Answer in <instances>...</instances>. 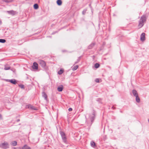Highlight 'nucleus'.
<instances>
[{
	"instance_id": "f257e3e1",
	"label": "nucleus",
	"mask_w": 149,
	"mask_h": 149,
	"mask_svg": "<svg viewBox=\"0 0 149 149\" xmlns=\"http://www.w3.org/2000/svg\"><path fill=\"white\" fill-rule=\"evenodd\" d=\"M146 21V17L145 15H143L141 17L139 21L138 27L139 28L142 27L144 25V23Z\"/></svg>"
},
{
	"instance_id": "f03ea898",
	"label": "nucleus",
	"mask_w": 149,
	"mask_h": 149,
	"mask_svg": "<svg viewBox=\"0 0 149 149\" xmlns=\"http://www.w3.org/2000/svg\"><path fill=\"white\" fill-rule=\"evenodd\" d=\"M60 133L63 142L65 143H67V141L65 133L63 131H60Z\"/></svg>"
},
{
	"instance_id": "7ed1b4c3",
	"label": "nucleus",
	"mask_w": 149,
	"mask_h": 149,
	"mask_svg": "<svg viewBox=\"0 0 149 149\" xmlns=\"http://www.w3.org/2000/svg\"><path fill=\"white\" fill-rule=\"evenodd\" d=\"M0 147L3 149H7L9 148V145L8 143L4 142L0 144Z\"/></svg>"
},
{
	"instance_id": "20e7f679",
	"label": "nucleus",
	"mask_w": 149,
	"mask_h": 149,
	"mask_svg": "<svg viewBox=\"0 0 149 149\" xmlns=\"http://www.w3.org/2000/svg\"><path fill=\"white\" fill-rule=\"evenodd\" d=\"M38 63L42 67H45L46 65L45 62L42 60H39Z\"/></svg>"
},
{
	"instance_id": "39448f33",
	"label": "nucleus",
	"mask_w": 149,
	"mask_h": 149,
	"mask_svg": "<svg viewBox=\"0 0 149 149\" xmlns=\"http://www.w3.org/2000/svg\"><path fill=\"white\" fill-rule=\"evenodd\" d=\"M26 107L32 110H36L37 109L34 106L31 104H29L26 106Z\"/></svg>"
},
{
	"instance_id": "423d86ee",
	"label": "nucleus",
	"mask_w": 149,
	"mask_h": 149,
	"mask_svg": "<svg viewBox=\"0 0 149 149\" xmlns=\"http://www.w3.org/2000/svg\"><path fill=\"white\" fill-rule=\"evenodd\" d=\"M95 117V111L94 110L93 111V112L92 113V116H91V122H92L91 124L93 122V121Z\"/></svg>"
},
{
	"instance_id": "0eeeda50",
	"label": "nucleus",
	"mask_w": 149,
	"mask_h": 149,
	"mask_svg": "<svg viewBox=\"0 0 149 149\" xmlns=\"http://www.w3.org/2000/svg\"><path fill=\"white\" fill-rule=\"evenodd\" d=\"M38 65L36 62H34L33 63V65L32 66L33 69L37 70L38 69Z\"/></svg>"
},
{
	"instance_id": "6e6552de",
	"label": "nucleus",
	"mask_w": 149,
	"mask_h": 149,
	"mask_svg": "<svg viewBox=\"0 0 149 149\" xmlns=\"http://www.w3.org/2000/svg\"><path fill=\"white\" fill-rule=\"evenodd\" d=\"M7 80L8 82H10L13 84H15L16 83V80L14 79H8Z\"/></svg>"
},
{
	"instance_id": "1a4fd4ad",
	"label": "nucleus",
	"mask_w": 149,
	"mask_h": 149,
	"mask_svg": "<svg viewBox=\"0 0 149 149\" xmlns=\"http://www.w3.org/2000/svg\"><path fill=\"white\" fill-rule=\"evenodd\" d=\"M95 42H93L90 45H89L88 47V48L89 49H92L93 47L95 45Z\"/></svg>"
},
{
	"instance_id": "9d476101",
	"label": "nucleus",
	"mask_w": 149,
	"mask_h": 149,
	"mask_svg": "<svg viewBox=\"0 0 149 149\" xmlns=\"http://www.w3.org/2000/svg\"><path fill=\"white\" fill-rule=\"evenodd\" d=\"M145 33H142L141 35V40L142 41L144 40L145 39Z\"/></svg>"
},
{
	"instance_id": "9b49d317",
	"label": "nucleus",
	"mask_w": 149,
	"mask_h": 149,
	"mask_svg": "<svg viewBox=\"0 0 149 149\" xmlns=\"http://www.w3.org/2000/svg\"><path fill=\"white\" fill-rule=\"evenodd\" d=\"M42 96L45 98V100L47 101V94L45 92H43L42 93Z\"/></svg>"
},
{
	"instance_id": "f8f14e48",
	"label": "nucleus",
	"mask_w": 149,
	"mask_h": 149,
	"mask_svg": "<svg viewBox=\"0 0 149 149\" xmlns=\"http://www.w3.org/2000/svg\"><path fill=\"white\" fill-rule=\"evenodd\" d=\"M132 93L134 95L135 97L138 95L137 91L135 90H132Z\"/></svg>"
},
{
	"instance_id": "ddd939ff",
	"label": "nucleus",
	"mask_w": 149,
	"mask_h": 149,
	"mask_svg": "<svg viewBox=\"0 0 149 149\" xmlns=\"http://www.w3.org/2000/svg\"><path fill=\"white\" fill-rule=\"evenodd\" d=\"M10 144L13 146H15L17 145V142L16 141H13Z\"/></svg>"
},
{
	"instance_id": "4468645a",
	"label": "nucleus",
	"mask_w": 149,
	"mask_h": 149,
	"mask_svg": "<svg viewBox=\"0 0 149 149\" xmlns=\"http://www.w3.org/2000/svg\"><path fill=\"white\" fill-rule=\"evenodd\" d=\"M22 149H31V148L27 145H25L22 147Z\"/></svg>"
},
{
	"instance_id": "2eb2a0df",
	"label": "nucleus",
	"mask_w": 149,
	"mask_h": 149,
	"mask_svg": "<svg viewBox=\"0 0 149 149\" xmlns=\"http://www.w3.org/2000/svg\"><path fill=\"white\" fill-rule=\"evenodd\" d=\"M63 88V87L62 86L61 87H58L57 88L58 91L59 92H61L62 91Z\"/></svg>"
},
{
	"instance_id": "dca6fc26",
	"label": "nucleus",
	"mask_w": 149,
	"mask_h": 149,
	"mask_svg": "<svg viewBox=\"0 0 149 149\" xmlns=\"http://www.w3.org/2000/svg\"><path fill=\"white\" fill-rule=\"evenodd\" d=\"M136 100L137 102L139 103L140 102V99L138 95L136 96Z\"/></svg>"
},
{
	"instance_id": "f3484780",
	"label": "nucleus",
	"mask_w": 149,
	"mask_h": 149,
	"mask_svg": "<svg viewBox=\"0 0 149 149\" xmlns=\"http://www.w3.org/2000/svg\"><path fill=\"white\" fill-rule=\"evenodd\" d=\"M91 146L92 147H93V148H94L95 146V143L93 141H92L91 142Z\"/></svg>"
},
{
	"instance_id": "a211bd4d",
	"label": "nucleus",
	"mask_w": 149,
	"mask_h": 149,
	"mask_svg": "<svg viewBox=\"0 0 149 149\" xmlns=\"http://www.w3.org/2000/svg\"><path fill=\"white\" fill-rule=\"evenodd\" d=\"M56 2L57 4L59 6L61 5L62 3V2L61 0H57Z\"/></svg>"
},
{
	"instance_id": "6ab92c4d",
	"label": "nucleus",
	"mask_w": 149,
	"mask_h": 149,
	"mask_svg": "<svg viewBox=\"0 0 149 149\" xmlns=\"http://www.w3.org/2000/svg\"><path fill=\"white\" fill-rule=\"evenodd\" d=\"M79 66L78 65H77L75 66H74L72 69V70H73L74 71L76 70L78 68Z\"/></svg>"
},
{
	"instance_id": "aec40b11",
	"label": "nucleus",
	"mask_w": 149,
	"mask_h": 149,
	"mask_svg": "<svg viewBox=\"0 0 149 149\" xmlns=\"http://www.w3.org/2000/svg\"><path fill=\"white\" fill-rule=\"evenodd\" d=\"M8 12L9 14H12V15H14L15 14V12H14L13 10H10V11H8Z\"/></svg>"
},
{
	"instance_id": "412c9836",
	"label": "nucleus",
	"mask_w": 149,
	"mask_h": 149,
	"mask_svg": "<svg viewBox=\"0 0 149 149\" xmlns=\"http://www.w3.org/2000/svg\"><path fill=\"white\" fill-rule=\"evenodd\" d=\"M33 6L34 8L35 9H37L38 8V6L37 4H35Z\"/></svg>"
},
{
	"instance_id": "4be33fe9",
	"label": "nucleus",
	"mask_w": 149,
	"mask_h": 149,
	"mask_svg": "<svg viewBox=\"0 0 149 149\" xmlns=\"http://www.w3.org/2000/svg\"><path fill=\"white\" fill-rule=\"evenodd\" d=\"M100 66V64L98 63H96L95 64L94 66L95 68H98Z\"/></svg>"
},
{
	"instance_id": "5701e85b",
	"label": "nucleus",
	"mask_w": 149,
	"mask_h": 149,
	"mask_svg": "<svg viewBox=\"0 0 149 149\" xmlns=\"http://www.w3.org/2000/svg\"><path fill=\"white\" fill-rule=\"evenodd\" d=\"M63 72V70L61 69L58 72V74H62Z\"/></svg>"
},
{
	"instance_id": "b1692460",
	"label": "nucleus",
	"mask_w": 149,
	"mask_h": 149,
	"mask_svg": "<svg viewBox=\"0 0 149 149\" xmlns=\"http://www.w3.org/2000/svg\"><path fill=\"white\" fill-rule=\"evenodd\" d=\"M10 68V66H5L4 68V70H9Z\"/></svg>"
},
{
	"instance_id": "393cba45",
	"label": "nucleus",
	"mask_w": 149,
	"mask_h": 149,
	"mask_svg": "<svg viewBox=\"0 0 149 149\" xmlns=\"http://www.w3.org/2000/svg\"><path fill=\"white\" fill-rule=\"evenodd\" d=\"M6 42V40L3 39H0V42L4 43Z\"/></svg>"
},
{
	"instance_id": "a878e982",
	"label": "nucleus",
	"mask_w": 149,
	"mask_h": 149,
	"mask_svg": "<svg viewBox=\"0 0 149 149\" xmlns=\"http://www.w3.org/2000/svg\"><path fill=\"white\" fill-rule=\"evenodd\" d=\"M3 0V1H4V2H7V3H9V2H11L12 1H13V0Z\"/></svg>"
},
{
	"instance_id": "bb28decb",
	"label": "nucleus",
	"mask_w": 149,
	"mask_h": 149,
	"mask_svg": "<svg viewBox=\"0 0 149 149\" xmlns=\"http://www.w3.org/2000/svg\"><path fill=\"white\" fill-rule=\"evenodd\" d=\"M87 10L86 9H84L82 12V14L83 15H84L85 13H86V11H87Z\"/></svg>"
},
{
	"instance_id": "cd10ccee",
	"label": "nucleus",
	"mask_w": 149,
	"mask_h": 149,
	"mask_svg": "<svg viewBox=\"0 0 149 149\" xmlns=\"http://www.w3.org/2000/svg\"><path fill=\"white\" fill-rule=\"evenodd\" d=\"M19 86L22 88H24V86L23 84H20L19 85Z\"/></svg>"
},
{
	"instance_id": "c85d7f7f",
	"label": "nucleus",
	"mask_w": 149,
	"mask_h": 149,
	"mask_svg": "<svg viewBox=\"0 0 149 149\" xmlns=\"http://www.w3.org/2000/svg\"><path fill=\"white\" fill-rule=\"evenodd\" d=\"M95 81L97 83H98L100 81V80L98 79H95Z\"/></svg>"
},
{
	"instance_id": "c756f323",
	"label": "nucleus",
	"mask_w": 149,
	"mask_h": 149,
	"mask_svg": "<svg viewBox=\"0 0 149 149\" xmlns=\"http://www.w3.org/2000/svg\"><path fill=\"white\" fill-rule=\"evenodd\" d=\"M13 149H22V148H21L19 147H17V148L14 147Z\"/></svg>"
},
{
	"instance_id": "7c9ffc66",
	"label": "nucleus",
	"mask_w": 149,
	"mask_h": 149,
	"mask_svg": "<svg viewBox=\"0 0 149 149\" xmlns=\"http://www.w3.org/2000/svg\"><path fill=\"white\" fill-rule=\"evenodd\" d=\"M80 58L81 57H79L77 59V61H78V62H79L80 61Z\"/></svg>"
},
{
	"instance_id": "2f4dec72",
	"label": "nucleus",
	"mask_w": 149,
	"mask_h": 149,
	"mask_svg": "<svg viewBox=\"0 0 149 149\" xmlns=\"http://www.w3.org/2000/svg\"><path fill=\"white\" fill-rule=\"evenodd\" d=\"M69 111H72V108H70L68 109Z\"/></svg>"
},
{
	"instance_id": "473e14b6",
	"label": "nucleus",
	"mask_w": 149,
	"mask_h": 149,
	"mask_svg": "<svg viewBox=\"0 0 149 149\" xmlns=\"http://www.w3.org/2000/svg\"><path fill=\"white\" fill-rule=\"evenodd\" d=\"M101 101V99L100 98H98L97 100V101Z\"/></svg>"
},
{
	"instance_id": "72a5a7b5",
	"label": "nucleus",
	"mask_w": 149,
	"mask_h": 149,
	"mask_svg": "<svg viewBox=\"0 0 149 149\" xmlns=\"http://www.w3.org/2000/svg\"><path fill=\"white\" fill-rule=\"evenodd\" d=\"M78 62H78V61H76V62H75V63H74V64H77V63H78Z\"/></svg>"
},
{
	"instance_id": "f704fd0d",
	"label": "nucleus",
	"mask_w": 149,
	"mask_h": 149,
	"mask_svg": "<svg viewBox=\"0 0 149 149\" xmlns=\"http://www.w3.org/2000/svg\"><path fill=\"white\" fill-rule=\"evenodd\" d=\"M20 120L19 119H18L17 120V121L18 122Z\"/></svg>"
},
{
	"instance_id": "c9c22d12",
	"label": "nucleus",
	"mask_w": 149,
	"mask_h": 149,
	"mask_svg": "<svg viewBox=\"0 0 149 149\" xmlns=\"http://www.w3.org/2000/svg\"><path fill=\"white\" fill-rule=\"evenodd\" d=\"M1 24V21L0 20V24Z\"/></svg>"
},
{
	"instance_id": "e433bc0d",
	"label": "nucleus",
	"mask_w": 149,
	"mask_h": 149,
	"mask_svg": "<svg viewBox=\"0 0 149 149\" xmlns=\"http://www.w3.org/2000/svg\"><path fill=\"white\" fill-rule=\"evenodd\" d=\"M1 117V115H0V117Z\"/></svg>"
},
{
	"instance_id": "4c0bfd02",
	"label": "nucleus",
	"mask_w": 149,
	"mask_h": 149,
	"mask_svg": "<svg viewBox=\"0 0 149 149\" xmlns=\"http://www.w3.org/2000/svg\"><path fill=\"white\" fill-rule=\"evenodd\" d=\"M148 122L149 123V119L148 120Z\"/></svg>"
}]
</instances>
